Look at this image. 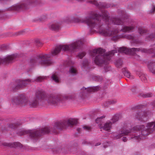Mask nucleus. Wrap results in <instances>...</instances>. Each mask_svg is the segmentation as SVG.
Masks as SVG:
<instances>
[{
    "label": "nucleus",
    "instance_id": "e433bc0d",
    "mask_svg": "<svg viewBox=\"0 0 155 155\" xmlns=\"http://www.w3.org/2000/svg\"><path fill=\"white\" fill-rule=\"evenodd\" d=\"M138 89V87L135 86H133L131 88L130 90L133 92H135Z\"/></svg>",
    "mask_w": 155,
    "mask_h": 155
},
{
    "label": "nucleus",
    "instance_id": "ddd939ff",
    "mask_svg": "<svg viewBox=\"0 0 155 155\" xmlns=\"http://www.w3.org/2000/svg\"><path fill=\"white\" fill-rule=\"evenodd\" d=\"M18 125L19 124L17 123L8 124L3 128L2 130H3L11 131L16 129Z\"/></svg>",
    "mask_w": 155,
    "mask_h": 155
},
{
    "label": "nucleus",
    "instance_id": "412c9836",
    "mask_svg": "<svg viewBox=\"0 0 155 155\" xmlns=\"http://www.w3.org/2000/svg\"><path fill=\"white\" fill-rule=\"evenodd\" d=\"M122 71L124 75L127 78L131 79H133L134 78V77L131 75L130 72L126 69V68H122Z\"/></svg>",
    "mask_w": 155,
    "mask_h": 155
},
{
    "label": "nucleus",
    "instance_id": "9b49d317",
    "mask_svg": "<svg viewBox=\"0 0 155 155\" xmlns=\"http://www.w3.org/2000/svg\"><path fill=\"white\" fill-rule=\"evenodd\" d=\"M17 58V55L16 54L8 55L3 58L0 57V64H8L14 62Z\"/></svg>",
    "mask_w": 155,
    "mask_h": 155
},
{
    "label": "nucleus",
    "instance_id": "393cba45",
    "mask_svg": "<svg viewBox=\"0 0 155 155\" xmlns=\"http://www.w3.org/2000/svg\"><path fill=\"white\" fill-rule=\"evenodd\" d=\"M74 62L72 61H67L64 64V66L65 67H69V68H74Z\"/></svg>",
    "mask_w": 155,
    "mask_h": 155
},
{
    "label": "nucleus",
    "instance_id": "423d86ee",
    "mask_svg": "<svg viewBox=\"0 0 155 155\" xmlns=\"http://www.w3.org/2000/svg\"><path fill=\"white\" fill-rule=\"evenodd\" d=\"M51 55L49 54H38L35 57L32 58L30 61L31 66H49L52 64L54 62L52 60H48L50 58Z\"/></svg>",
    "mask_w": 155,
    "mask_h": 155
},
{
    "label": "nucleus",
    "instance_id": "7c9ffc66",
    "mask_svg": "<svg viewBox=\"0 0 155 155\" xmlns=\"http://www.w3.org/2000/svg\"><path fill=\"white\" fill-rule=\"evenodd\" d=\"M146 30L143 28H140L138 29L139 33L141 35L146 32Z\"/></svg>",
    "mask_w": 155,
    "mask_h": 155
},
{
    "label": "nucleus",
    "instance_id": "a19ab883",
    "mask_svg": "<svg viewBox=\"0 0 155 155\" xmlns=\"http://www.w3.org/2000/svg\"><path fill=\"white\" fill-rule=\"evenodd\" d=\"M155 11V6H152V7L150 11V13H154Z\"/></svg>",
    "mask_w": 155,
    "mask_h": 155
},
{
    "label": "nucleus",
    "instance_id": "c9c22d12",
    "mask_svg": "<svg viewBox=\"0 0 155 155\" xmlns=\"http://www.w3.org/2000/svg\"><path fill=\"white\" fill-rule=\"evenodd\" d=\"M108 101V104H109V105H111V104H115L117 102V100H110Z\"/></svg>",
    "mask_w": 155,
    "mask_h": 155
},
{
    "label": "nucleus",
    "instance_id": "052dcab7",
    "mask_svg": "<svg viewBox=\"0 0 155 155\" xmlns=\"http://www.w3.org/2000/svg\"><path fill=\"white\" fill-rule=\"evenodd\" d=\"M84 155H87L86 154H85Z\"/></svg>",
    "mask_w": 155,
    "mask_h": 155
},
{
    "label": "nucleus",
    "instance_id": "c756f323",
    "mask_svg": "<svg viewBox=\"0 0 155 155\" xmlns=\"http://www.w3.org/2000/svg\"><path fill=\"white\" fill-rule=\"evenodd\" d=\"M75 69L76 68H70L69 71V73L73 75L76 74H77V71Z\"/></svg>",
    "mask_w": 155,
    "mask_h": 155
},
{
    "label": "nucleus",
    "instance_id": "5701e85b",
    "mask_svg": "<svg viewBox=\"0 0 155 155\" xmlns=\"http://www.w3.org/2000/svg\"><path fill=\"white\" fill-rule=\"evenodd\" d=\"M147 126L150 128V131L153 132L155 131V121L147 123Z\"/></svg>",
    "mask_w": 155,
    "mask_h": 155
},
{
    "label": "nucleus",
    "instance_id": "c85d7f7f",
    "mask_svg": "<svg viewBox=\"0 0 155 155\" xmlns=\"http://www.w3.org/2000/svg\"><path fill=\"white\" fill-rule=\"evenodd\" d=\"M115 64L117 67H120L123 64L122 60L120 59H119L118 60L116 61L115 62Z\"/></svg>",
    "mask_w": 155,
    "mask_h": 155
},
{
    "label": "nucleus",
    "instance_id": "20e7f679",
    "mask_svg": "<svg viewBox=\"0 0 155 155\" xmlns=\"http://www.w3.org/2000/svg\"><path fill=\"white\" fill-rule=\"evenodd\" d=\"M146 128L143 125L137 126L134 127L133 128L129 130L128 129H122L118 132V134L116 135L114 134V136L115 139H118L120 138L123 136L127 135L129 134L130 135H133L135 131L138 130H141V135L140 134L138 136H136L134 134V136L131 137V138L133 140H136L137 141H139L140 140L143 139L146 136H147L150 134L153 133L150 131V128H149L147 126V124L146 126Z\"/></svg>",
    "mask_w": 155,
    "mask_h": 155
},
{
    "label": "nucleus",
    "instance_id": "4be33fe9",
    "mask_svg": "<svg viewBox=\"0 0 155 155\" xmlns=\"http://www.w3.org/2000/svg\"><path fill=\"white\" fill-rule=\"evenodd\" d=\"M145 114L143 112H137L134 115L135 118L141 120L145 117Z\"/></svg>",
    "mask_w": 155,
    "mask_h": 155
},
{
    "label": "nucleus",
    "instance_id": "9d476101",
    "mask_svg": "<svg viewBox=\"0 0 155 155\" xmlns=\"http://www.w3.org/2000/svg\"><path fill=\"white\" fill-rule=\"evenodd\" d=\"M12 102L13 104L19 105L22 106L28 105L29 103L28 99L22 94L12 98Z\"/></svg>",
    "mask_w": 155,
    "mask_h": 155
},
{
    "label": "nucleus",
    "instance_id": "4d7b16f0",
    "mask_svg": "<svg viewBox=\"0 0 155 155\" xmlns=\"http://www.w3.org/2000/svg\"><path fill=\"white\" fill-rule=\"evenodd\" d=\"M89 144H91V143H89Z\"/></svg>",
    "mask_w": 155,
    "mask_h": 155
},
{
    "label": "nucleus",
    "instance_id": "cd10ccee",
    "mask_svg": "<svg viewBox=\"0 0 155 155\" xmlns=\"http://www.w3.org/2000/svg\"><path fill=\"white\" fill-rule=\"evenodd\" d=\"M147 38L149 39H153L155 38V32L151 34H147Z\"/></svg>",
    "mask_w": 155,
    "mask_h": 155
},
{
    "label": "nucleus",
    "instance_id": "2eb2a0df",
    "mask_svg": "<svg viewBox=\"0 0 155 155\" xmlns=\"http://www.w3.org/2000/svg\"><path fill=\"white\" fill-rule=\"evenodd\" d=\"M136 74L138 75L141 80L143 82L146 83L147 82V76L146 75L142 72L140 69L138 68L135 70Z\"/></svg>",
    "mask_w": 155,
    "mask_h": 155
},
{
    "label": "nucleus",
    "instance_id": "aec40b11",
    "mask_svg": "<svg viewBox=\"0 0 155 155\" xmlns=\"http://www.w3.org/2000/svg\"><path fill=\"white\" fill-rule=\"evenodd\" d=\"M112 122L111 121L107 122L105 123L103 126H100V128H103L104 130L106 131H109L111 127Z\"/></svg>",
    "mask_w": 155,
    "mask_h": 155
},
{
    "label": "nucleus",
    "instance_id": "ea45409f",
    "mask_svg": "<svg viewBox=\"0 0 155 155\" xmlns=\"http://www.w3.org/2000/svg\"><path fill=\"white\" fill-rule=\"evenodd\" d=\"M109 68H101V71L102 73H104L109 71Z\"/></svg>",
    "mask_w": 155,
    "mask_h": 155
},
{
    "label": "nucleus",
    "instance_id": "1a4fd4ad",
    "mask_svg": "<svg viewBox=\"0 0 155 155\" xmlns=\"http://www.w3.org/2000/svg\"><path fill=\"white\" fill-rule=\"evenodd\" d=\"M152 47L151 48L148 50L144 48H135L128 49L124 47H122L119 48L118 51L119 53H125V54L130 53L132 54H135L137 52L141 51L151 54L152 56L155 57V44L153 45Z\"/></svg>",
    "mask_w": 155,
    "mask_h": 155
},
{
    "label": "nucleus",
    "instance_id": "8fccbe9b",
    "mask_svg": "<svg viewBox=\"0 0 155 155\" xmlns=\"http://www.w3.org/2000/svg\"><path fill=\"white\" fill-rule=\"evenodd\" d=\"M101 144V143H100V142H99V143H97L95 144V146H98V145H100Z\"/></svg>",
    "mask_w": 155,
    "mask_h": 155
},
{
    "label": "nucleus",
    "instance_id": "6e6d98bb",
    "mask_svg": "<svg viewBox=\"0 0 155 155\" xmlns=\"http://www.w3.org/2000/svg\"><path fill=\"white\" fill-rule=\"evenodd\" d=\"M77 143H76V144H75V146H77Z\"/></svg>",
    "mask_w": 155,
    "mask_h": 155
},
{
    "label": "nucleus",
    "instance_id": "58836bf2",
    "mask_svg": "<svg viewBox=\"0 0 155 155\" xmlns=\"http://www.w3.org/2000/svg\"><path fill=\"white\" fill-rule=\"evenodd\" d=\"M148 71L150 73L155 75V68H148Z\"/></svg>",
    "mask_w": 155,
    "mask_h": 155
},
{
    "label": "nucleus",
    "instance_id": "f257e3e1",
    "mask_svg": "<svg viewBox=\"0 0 155 155\" xmlns=\"http://www.w3.org/2000/svg\"><path fill=\"white\" fill-rule=\"evenodd\" d=\"M108 16V13L105 10L100 15L94 11L89 12L88 16L85 18L81 19L77 16L72 17L69 18L66 22L85 23L91 28L96 29L99 33L105 36L115 35L119 30L111 27L115 25H123L128 19L122 21L118 18H110Z\"/></svg>",
    "mask_w": 155,
    "mask_h": 155
},
{
    "label": "nucleus",
    "instance_id": "79ce46f5",
    "mask_svg": "<svg viewBox=\"0 0 155 155\" xmlns=\"http://www.w3.org/2000/svg\"><path fill=\"white\" fill-rule=\"evenodd\" d=\"M140 108V106H134L131 108L132 110H137Z\"/></svg>",
    "mask_w": 155,
    "mask_h": 155
},
{
    "label": "nucleus",
    "instance_id": "864d4df0",
    "mask_svg": "<svg viewBox=\"0 0 155 155\" xmlns=\"http://www.w3.org/2000/svg\"><path fill=\"white\" fill-rule=\"evenodd\" d=\"M80 130V129H79V128L77 129V130L78 131H79Z\"/></svg>",
    "mask_w": 155,
    "mask_h": 155
},
{
    "label": "nucleus",
    "instance_id": "13d9d810",
    "mask_svg": "<svg viewBox=\"0 0 155 155\" xmlns=\"http://www.w3.org/2000/svg\"><path fill=\"white\" fill-rule=\"evenodd\" d=\"M1 106V102H0V106Z\"/></svg>",
    "mask_w": 155,
    "mask_h": 155
},
{
    "label": "nucleus",
    "instance_id": "0eeeda50",
    "mask_svg": "<svg viewBox=\"0 0 155 155\" xmlns=\"http://www.w3.org/2000/svg\"><path fill=\"white\" fill-rule=\"evenodd\" d=\"M82 44L83 42L81 40H79L70 44L60 45L57 46L54 50L51 51V54L52 56L55 55L59 53L61 50L74 52L79 49Z\"/></svg>",
    "mask_w": 155,
    "mask_h": 155
},
{
    "label": "nucleus",
    "instance_id": "39448f33",
    "mask_svg": "<svg viewBox=\"0 0 155 155\" xmlns=\"http://www.w3.org/2000/svg\"><path fill=\"white\" fill-rule=\"evenodd\" d=\"M105 52V49L99 48L94 49L90 53L91 56H96L94 61L97 65L107 64H109L111 57L114 55V53H117V50H113L106 53Z\"/></svg>",
    "mask_w": 155,
    "mask_h": 155
},
{
    "label": "nucleus",
    "instance_id": "f3484780",
    "mask_svg": "<svg viewBox=\"0 0 155 155\" xmlns=\"http://www.w3.org/2000/svg\"><path fill=\"white\" fill-rule=\"evenodd\" d=\"M101 89V87L99 86H97L95 87H88L87 88L83 87L81 90H84L85 92H95L99 91Z\"/></svg>",
    "mask_w": 155,
    "mask_h": 155
},
{
    "label": "nucleus",
    "instance_id": "b1692460",
    "mask_svg": "<svg viewBox=\"0 0 155 155\" xmlns=\"http://www.w3.org/2000/svg\"><path fill=\"white\" fill-rule=\"evenodd\" d=\"M7 145L10 147H22V145L21 143L19 142H15L13 143H9L6 145Z\"/></svg>",
    "mask_w": 155,
    "mask_h": 155
},
{
    "label": "nucleus",
    "instance_id": "473e14b6",
    "mask_svg": "<svg viewBox=\"0 0 155 155\" xmlns=\"http://www.w3.org/2000/svg\"><path fill=\"white\" fill-rule=\"evenodd\" d=\"M122 37L128 39H133L134 38L133 36L132 35H129L122 36Z\"/></svg>",
    "mask_w": 155,
    "mask_h": 155
},
{
    "label": "nucleus",
    "instance_id": "bb28decb",
    "mask_svg": "<svg viewBox=\"0 0 155 155\" xmlns=\"http://www.w3.org/2000/svg\"><path fill=\"white\" fill-rule=\"evenodd\" d=\"M52 80L56 83H58L59 82V78L55 74H53L51 76Z\"/></svg>",
    "mask_w": 155,
    "mask_h": 155
},
{
    "label": "nucleus",
    "instance_id": "a211bd4d",
    "mask_svg": "<svg viewBox=\"0 0 155 155\" xmlns=\"http://www.w3.org/2000/svg\"><path fill=\"white\" fill-rule=\"evenodd\" d=\"M49 28L52 30L57 31L60 29V26L58 23H54L50 24L49 25Z\"/></svg>",
    "mask_w": 155,
    "mask_h": 155
},
{
    "label": "nucleus",
    "instance_id": "72a5a7b5",
    "mask_svg": "<svg viewBox=\"0 0 155 155\" xmlns=\"http://www.w3.org/2000/svg\"><path fill=\"white\" fill-rule=\"evenodd\" d=\"M119 120V117L118 116L115 115L113 117L112 119V123H114L116 122V121H117L118 120Z\"/></svg>",
    "mask_w": 155,
    "mask_h": 155
},
{
    "label": "nucleus",
    "instance_id": "49530a36",
    "mask_svg": "<svg viewBox=\"0 0 155 155\" xmlns=\"http://www.w3.org/2000/svg\"><path fill=\"white\" fill-rule=\"evenodd\" d=\"M32 3L31 0H28L27 1V5H29L30 4H31Z\"/></svg>",
    "mask_w": 155,
    "mask_h": 155
},
{
    "label": "nucleus",
    "instance_id": "4c0bfd02",
    "mask_svg": "<svg viewBox=\"0 0 155 155\" xmlns=\"http://www.w3.org/2000/svg\"><path fill=\"white\" fill-rule=\"evenodd\" d=\"M94 79L96 81L99 82L101 81L102 80V78L100 77H97L95 76L94 78Z\"/></svg>",
    "mask_w": 155,
    "mask_h": 155
},
{
    "label": "nucleus",
    "instance_id": "f8f14e48",
    "mask_svg": "<svg viewBox=\"0 0 155 155\" xmlns=\"http://www.w3.org/2000/svg\"><path fill=\"white\" fill-rule=\"evenodd\" d=\"M91 4L94 5L95 6L100 8H105L113 7L112 5L107 4L104 3H98L96 0H91L89 1Z\"/></svg>",
    "mask_w": 155,
    "mask_h": 155
},
{
    "label": "nucleus",
    "instance_id": "09e8293b",
    "mask_svg": "<svg viewBox=\"0 0 155 155\" xmlns=\"http://www.w3.org/2000/svg\"><path fill=\"white\" fill-rule=\"evenodd\" d=\"M151 67H153L154 66H155V63H153L150 65Z\"/></svg>",
    "mask_w": 155,
    "mask_h": 155
},
{
    "label": "nucleus",
    "instance_id": "2f4dec72",
    "mask_svg": "<svg viewBox=\"0 0 155 155\" xmlns=\"http://www.w3.org/2000/svg\"><path fill=\"white\" fill-rule=\"evenodd\" d=\"M85 53L84 52H81L79 53L77 55L78 58L80 59L82 58L85 55Z\"/></svg>",
    "mask_w": 155,
    "mask_h": 155
},
{
    "label": "nucleus",
    "instance_id": "f03ea898",
    "mask_svg": "<svg viewBox=\"0 0 155 155\" xmlns=\"http://www.w3.org/2000/svg\"><path fill=\"white\" fill-rule=\"evenodd\" d=\"M77 123L78 121L76 119H70L67 120H63L55 122L53 127L51 128L48 127H45L37 130H21L18 131L17 134L21 136L29 134L30 138L34 141H36L41 136L48 134L50 132L57 134L62 130L68 127H72Z\"/></svg>",
    "mask_w": 155,
    "mask_h": 155
},
{
    "label": "nucleus",
    "instance_id": "603ef678",
    "mask_svg": "<svg viewBox=\"0 0 155 155\" xmlns=\"http://www.w3.org/2000/svg\"><path fill=\"white\" fill-rule=\"evenodd\" d=\"M134 155H140V154L136 153L134 154Z\"/></svg>",
    "mask_w": 155,
    "mask_h": 155
},
{
    "label": "nucleus",
    "instance_id": "a18cd8bd",
    "mask_svg": "<svg viewBox=\"0 0 155 155\" xmlns=\"http://www.w3.org/2000/svg\"><path fill=\"white\" fill-rule=\"evenodd\" d=\"M123 141L125 142H126L127 140V139L126 137H123Z\"/></svg>",
    "mask_w": 155,
    "mask_h": 155
},
{
    "label": "nucleus",
    "instance_id": "dca6fc26",
    "mask_svg": "<svg viewBox=\"0 0 155 155\" xmlns=\"http://www.w3.org/2000/svg\"><path fill=\"white\" fill-rule=\"evenodd\" d=\"M21 8H24L25 9H27V7H26V5L24 4H17L14 5L9 8H8V10H18Z\"/></svg>",
    "mask_w": 155,
    "mask_h": 155
},
{
    "label": "nucleus",
    "instance_id": "f704fd0d",
    "mask_svg": "<svg viewBox=\"0 0 155 155\" xmlns=\"http://www.w3.org/2000/svg\"><path fill=\"white\" fill-rule=\"evenodd\" d=\"M105 117L104 116H102L99 117H97L95 120V122L97 123H98L101 121V120Z\"/></svg>",
    "mask_w": 155,
    "mask_h": 155
},
{
    "label": "nucleus",
    "instance_id": "a878e982",
    "mask_svg": "<svg viewBox=\"0 0 155 155\" xmlns=\"http://www.w3.org/2000/svg\"><path fill=\"white\" fill-rule=\"evenodd\" d=\"M140 96L143 98H147L151 97L152 96V94L151 93H141L140 94Z\"/></svg>",
    "mask_w": 155,
    "mask_h": 155
},
{
    "label": "nucleus",
    "instance_id": "6e6552de",
    "mask_svg": "<svg viewBox=\"0 0 155 155\" xmlns=\"http://www.w3.org/2000/svg\"><path fill=\"white\" fill-rule=\"evenodd\" d=\"M45 77L44 76H38L36 77L34 80L32 81L30 79L24 80H18L14 83H12L10 85V87L11 88V90L15 91L21 88L24 87L27 84L32 82H41L45 79Z\"/></svg>",
    "mask_w": 155,
    "mask_h": 155
},
{
    "label": "nucleus",
    "instance_id": "37998d69",
    "mask_svg": "<svg viewBox=\"0 0 155 155\" xmlns=\"http://www.w3.org/2000/svg\"><path fill=\"white\" fill-rule=\"evenodd\" d=\"M108 101H107L105 102L104 103V107H107L109 105V104H108Z\"/></svg>",
    "mask_w": 155,
    "mask_h": 155
},
{
    "label": "nucleus",
    "instance_id": "bf43d9fd",
    "mask_svg": "<svg viewBox=\"0 0 155 155\" xmlns=\"http://www.w3.org/2000/svg\"><path fill=\"white\" fill-rule=\"evenodd\" d=\"M87 62H86L85 63V64H87Z\"/></svg>",
    "mask_w": 155,
    "mask_h": 155
},
{
    "label": "nucleus",
    "instance_id": "4468645a",
    "mask_svg": "<svg viewBox=\"0 0 155 155\" xmlns=\"http://www.w3.org/2000/svg\"><path fill=\"white\" fill-rule=\"evenodd\" d=\"M68 150L72 151V150L70 148H67L64 146H62L61 147H56L53 148L52 149V150L54 153H64L65 152Z\"/></svg>",
    "mask_w": 155,
    "mask_h": 155
},
{
    "label": "nucleus",
    "instance_id": "c03bdc74",
    "mask_svg": "<svg viewBox=\"0 0 155 155\" xmlns=\"http://www.w3.org/2000/svg\"><path fill=\"white\" fill-rule=\"evenodd\" d=\"M36 42L37 44V45H38V46H39L41 45V43L39 41H36Z\"/></svg>",
    "mask_w": 155,
    "mask_h": 155
},
{
    "label": "nucleus",
    "instance_id": "de8ad7c7",
    "mask_svg": "<svg viewBox=\"0 0 155 155\" xmlns=\"http://www.w3.org/2000/svg\"><path fill=\"white\" fill-rule=\"evenodd\" d=\"M84 129H86L87 130H89L90 129V128L89 127H87V126H84Z\"/></svg>",
    "mask_w": 155,
    "mask_h": 155
},
{
    "label": "nucleus",
    "instance_id": "3c124183",
    "mask_svg": "<svg viewBox=\"0 0 155 155\" xmlns=\"http://www.w3.org/2000/svg\"><path fill=\"white\" fill-rule=\"evenodd\" d=\"M83 143L84 144H88V143L86 141H84L83 142Z\"/></svg>",
    "mask_w": 155,
    "mask_h": 155
},
{
    "label": "nucleus",
    "instance_id": "7ed1b4c3",
    "mask_svg": "<svg viewBox=\"0 0 155 155\" xmlns=\"http://www.w3.org/2000/svg\"><path fill=\"white\" fill-rule=\"evenodd\" d=\"M68 97H63L60 95L51 94L46 95L40 91L37 92L35 95L31 97L29 101L28 104L31 107H35L39 104L41 100L46 104L56 106H58L64 99H68Z\"/></svg>",
    "mask_w": 155,
    "mask_h": 155
},
{
    "label": "nucleus",
    "instance_id": "5fc2aeb1",
    "mask_svg": "<svg viewBox=\"0 0 155 155\" xmlns=\"http://www.w3.org/2000/svg\"><path fill=\"white\" fill-rule=\"evenodd\" d=\"M72 147L71 148V149H72L73 148H74V147H73V146H72Z\"/></svg>",
    "mask_w": 155,
    "mask_h": 155
},
{
    "label": "nucleus",
    "instance_id": "6ab92c4d",
    "mask_svg": "<svg viewBox=\"0 0 155 155\" xmlns=\"http://www.w3.org/2000/svg\"><path fill=\"white\" fill-rule=\"evenodd\" d=\"M135 28V26L132 25L131 26H124L120 31H122L124 32H129L133 31Z\"/></svg>",
    "mask_w": 155,
    "mask_h": 155
}]
</instances>
